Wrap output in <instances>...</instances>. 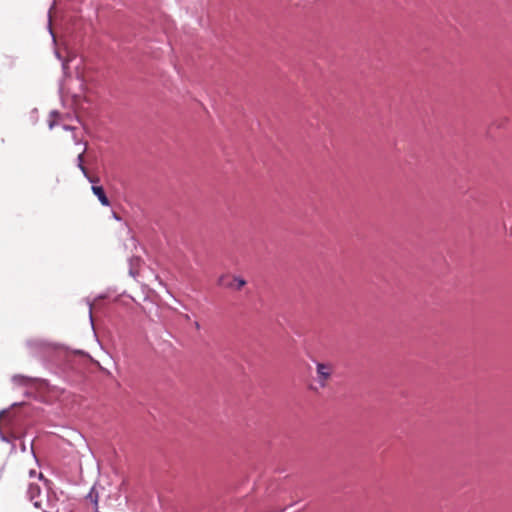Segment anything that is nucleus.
Segmentation results:
<instances>
[{
	"label": "nucleus",
	"mask_w": 512,
	"mask_h": 512,
	"mask_svg": "<svg viewBox=\"0 0 512 512\" xmlns=\"http://www.w3.org/2000/svg\"><path fill=\"white\" fill-rule=\"evenodd\" d=\"M29 474H30V477H36V476H37V477H38V480H40V481L43 479V475H42V473H40V472L37 474V473H36V471L31 470V471L29 472Z\"/></svg>",
	"instance_id": "obj_8"
},
{
	"label": "nucleus",
	"mask_w": 512,
	"mask_h": 512,
	"mask_svg": "<svg viewBox=\"0 0 512 512\" xmlns=\"http://www.w3.org/2000/svg\"><path fill=\"white\" fill-rule=\"evenodd\" d=\"M91 183H96L99 181L97 177H92L88 174V177H86Z\"/></svg>",
	"instance_id": "obj_9"
},
{
	"label": "nucleus",
	"mask_w": 512,
	"mask_h": 512,
	"mask_svg": "<svg viewBox=\"0 0 512 512\" xmlns=\"http://www.w3.org/2000/svg\"><path fill=\"white\" fill-rule=\"evenodd\" d=\"M12 381L16 385L28 387V386H32L34 384L35 380L31 377H27V376H23V375H15V376H13Z\"/></svg>",
	"instance_id": "obj_5"
},
{
	"label": "nucleus",
	"mask_w": 512,
	"mask_h": 512,
	"mask_svg": "<svg viewBox=\"0 0 512 512\" xmlns=\"http://www.w3.org/2000/svg\"><path fill=\"white\" fill-rule=\"evenodd\" d=\"M28 497L30 501L33 502V505L36 508H41L43 512H51L46 507L49 506L48 499L45 495H42L41 493V487L37 483H29L28 491H27Z\"/></svg>",
	"instance_id": "obj_1"
},
{
	"label": "nucleus",
	"mask_w": 512,
	"mask_h": 512,
	"mask_svg": "<svg viewBox=\"0 0 512 512\" xmlns=\"http://www.w3.org/2000/svg\"><path fill=\"white\" fill-rule=\"evenodd\" d=\"M91 189H92V192L94 193V195L97 196V198L99 199L100 203L103 206H109L110 205V201L107 198V196H106V194L104 192L103 187H101V186H92Z\"/></svg>",
	"instance_id": "obj_4"
},
{
	"label": "nucleus",
	"mask_w": 512,
	"mask_h": 512,
	"mask_svg": "<svg viewBox=\"0 0 512 512\" xmlns=\"http://www.w3.org/2000/svg\"><path fill=\"white\" fill-rule=\"evenodd\" d=\"M87 498L94 504L95 511L98 510V493L96 492L95 488H92L90 493L88 494Z\"/></svg>",
	"instance_id": "obj_7"
},
{
	"label": "nucleus",
	"mask_w": 512,
	"mask_h": 512,
	"mask_svg": "<svg viewBox=\"0 0 512 512\" xmlns=\"http://www.w3.org/2000/svg\"><path fill=\"white\" fill-rule=\"evenodd\" d=\"M333 373V365L329 363H317L316 364V379L321 388H325L328 385Z\"/></svg>",
	"instance_id": "obj_2"
},
{
	"label": "nucleus",
	"mask_w": 512,
	"mask_h": 512,
	"mask_svg": "<svg viewBox=\"0 0 512 512\" xmlns=\"http://www.w3.org/2000/svg\"><path fill=\"white\" fill-rule=\"evenodd\" d=\"M217 284L224 288H230L239 291L246 285V281L237 276L224 274L218 278Z\"/></svg>",
	"instance_id": "obj_3"
},
{
	"label": "nucleus",
	"mask_w": 512,
	"mask_h": 512,
	"mask_svg": "<svg viewBox=\"0 0 512 512\" xmlns=\"http://www.w3.org/2000/svg\"><path fill=\"white\" fill-rule=\"evenodd\" d=\"M86 152V147L78 154L77 160H78V167L82 171L85 177H88V170L83 165L84 161V153Z\"/></svg>",
	"instance_id": "obj_6"
},
{
	"label": "nucleus",
	"mask_w": 512,
	"mask_h": 512,
	"mask_svg": "<svg viewBox=\"0 0 512 512\" xmlns=\"http://www.w3.org/2000/svg\"><path fill=\"white\" fill-rule=\"evenodd\" d=\"M185 319L189 320L190 319L189 315H185Z\"/></svg>",
	"instance_id": "obj_11"
},
{
	"label": "nucleus",
	"mask_w": 512,
	"mask_h": 512,
	"mask_svg": "<svg viewBox=\"0 0 512 512\" xmlns=\"http://www.w3.org/2000/svg\"><path fill=\"white\" fill-rule=\"evenodd\" d=\"M195 328L200 329V324L198 322H195Z\"/></svg>",
	"instance_id": "obj_10"
}]
</instances>
